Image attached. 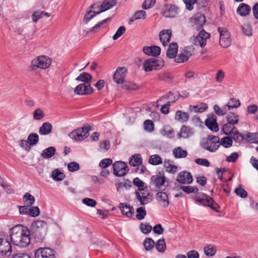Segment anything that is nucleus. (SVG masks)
<instances>
[{
	"mask_svg": "<svg viewBox=\"0 0 258 258\" xmlns=\"http://www.w3.org/2000/svg\"><path fill=\"white\" fill-rule=\"evenodd\" d=\"M210 37V34L202 29L197 35L193 36L191 39L192 43L196 45L204 47L206 45L207 40Z\"/></svg>",
	"mask_w": 258,
	"mask_h": 258,
	"instance_id": "obj_11",
	"label": "nucleus"
},
{
	"mask_svg": "<svg viewBox=\"0 0 258 258\" xmlns=\"http://www.w3.org/2000/svg\"><path fill=\"white\" fill-rule=\"evenodd\" d=\"M93 91L94 90L90 84H79L74 90L75 94L81 95L91 94Z\"/></svg>",
	"mask_w": 258,
	"mask_h": 258,
	"instance_id": "obj_15",
	"label": "nucleus"
},
{
	"mask_svg": "<svg viewBox=\"0 0 258 258\" xmlns=\"http://www.w3.org/2000/svg\"><path fill=\"white\" fill-rule=\"evenodd\" d=\"M173 154L176 158H185L187 155V152L180 147L175 148L173 150Z\"/></svg>",
	"mask_w": 258,
	"mask_h": 258,
	"instance_id": "obj_42",
	"label": "nucleus"
},
{
	"mask_svg": "<svg viewBox=\"0 0 258 258\" xmlns=\"http://www.w3.org/2000/svg\"><path fill=\"white\" fill-rule=\"evenodd\" d=\"M231 137H232L233 139L236 141L239 142L240 141H242L243 140V137L242 134L239 133L236 129H235L233 132H232L231 134Z\"/></svg>",
	"mask_w": 258,
	"mask_h": 258,
	"instance_id": "obj_58",
	"label": "nucleus"
},
{
	"mask_svg": "<svg viewBox=\"0 0 258 258\" xmlns=\"http://www.w3.org/2000/svg\"><path fill=\"white\" fill-rule=\"evenodd\" d=\"M116 187L117 191H119L120 189L123 188L127 189L131 187V183L128 180L120 182L116 184Z\"/></svg>",
	"mask_w": 258,
	"mask_h": 258,
	"instance_id": "obj_55",
	"label": "nucleus"
},
{
	"mask_svg": "<svg viewBox=\"0 0 258 258\" xmlns=\"http://www.w3.org/2000/svg\"><path fill=\"white\" fill-rule=\"evenodd\" d=\"M225 77V72L224 71H223L222 70H220L218 71L216 73L215 80H216V82H217L218 83H221L223 82Z\"/></svg>",
	"mask_w": 258,
	"mask_h": 258,
	"instance_id": "obj_62",
	"label": "nucleus"
},
{
	"mask_svg": "<svg viewBox=\"0 0 258 258\" xmlns=\"http://www.w3.org/2000/svg\"><path fill=\"white\" fill-rule=\"evenodd\" d=\"M240 105V102L239 99L236 98H231L227 104L225 105V107L227 109L230 110L234 108H238Z\"/></svg>",
	"mask_w": 258,
	"mask_h": 258,
	"instance_id": "obj_38",
	"label": "nucleus"
},
{
	"mask_svg": "<svg viewBox=\"0 0 258 258\" xmlns=\"http://www.w3.org/2000/svg\"><path fill=\"white\" fill-rule=\"evenodd\" d=\"M193 48L190 47H185L180 50L178 54L175 57L174 60L178 63L186 62L193 54Z\"/></svg>",
	"mask_w": 258,
	"mask_h": 258,
	"instance_id": "obj_9",
	"label": "nucleus"
},
{
	"mask_svg": "<svg viewBox=\"0 0 258 258\" xmlns=\"http://www.w3.org/2000/svg\"><path fill=\"white\" fill-rule=\"evenodd\" d=\"M126 72L127 69L125 67L118 68L114 74V81L117 84L122 83L124 81Z\"/></svg>",
	"mask_w": 258,
	"mask_h": 258,
	"instance_id": "obj_18",
	"label": "nucleus"
},
{
	"mask_svg": "<svg viewBox=\"0 0 258 258\" xmlns=\"http://www.w3.org/2000/svg\"><path fill=\"white\" fill-rule=\"evenodd\" d=\"M156 248L160 252H163L166 249V244L164 239H160L158 240L155 245Z\"/></svg>",
	"mask_w": 258,
	"mask_h": 258,
	"instance_id": "obj_51",
	"label": "nucleus"
},
{
	"mask_svg": "<svg viewBox=\"0 0 258 258\" xmlns=\"http://www.w3.org/2000/svg\"><path fill=\"white\" fill-rule=\"evenodd\" d=\"M136 218L138 220L143 219L146 215V212L144 207H141L138 208L136 210Z\"/></svg>",
	"mask_w": 258,
	"mask_h": 258,
	"instance_id": "obj_57",
	"label": "nucleus"
},
{
	"mask_svg": "<svg viewBox=\"0 0 258 258\" xmlns=\"http://www.w3.org/2000/svg\"><path fill=\"white\" fill-rule=\"evenodd\" d=\"M35 239L38 242L44 239L47 231V224L43 220H36L32 224Z\"/></svg>",
	"mask_w": 258,
	"mask_h": 258,
	"instance_id": "obj_4",
	"label": "nucleus"
},
{
	"mask_svg": "<svg viewBox=\"0 0 258 258\" xmlns=\"http://www.w3.org/2000/svg\"><path fill=\"white\" fill-rule=\"evenodd\" d=\"M179 9L175 5H170L164 12V16H175L178 14Z\"/></svg>",
	"mask_w": 258,
	"mask_h": 258,
	"instance_id": "obj_32",
	"label": "nucleus"
},
{
	"mask_svg": "<svg viewBox=\"0 0 258 258\" xmlns=\"http://www.w3.org/2000/svg\"><path fill=\"white\" fill-rule=\"evenodd\" d=\"M39 141V136L36 133H32L30 134L27 139L28 143L30 145L34 146L36 145Z\"/></svg>",
	"mask_w": 258,
	"mask_h": 258,
	"instance_id": "obj_48",
	"label": "nucleus"
},
{
	"mask_svg": "<svg viewBox=\"0 0 258 258\" xmlns=\"http://www.w3.org/2000/svg\"><path fill=\"white\" fill-rule=\"evenodd\" d=\"M205 124L209 129L213 132H216L219 130L218 124L217 122V117L214 114L208 117L205 121Z\"/></svg>",
	"mask_w": 258,
	"mask_h": 258,
	"instance_id": "obj_16",
	"label": "nucleus"
},
{
	"mask_svg": "<svg viewBox=\"0 0 258 258\" xmlns=\"http://www.w3.org/2000/svg\"><path fill=\"white\" fill-rule=\"evenodd\" d=\"M92 78V77L90 74L83 72L80 74L76 80L78 81L84 82V84L88 85L90 84V82H91Z\"/></svg>",
	"mask_w": 258,
	"mask_h": 258,
	"instance_id": "obj_34",
	"label": "nucleus"
},
{
	"mask_svg": "<svg viewBox=\"0 0 258 258\" xmlns=\"http://www.w3.org/2000/svg\"><path fill=\"white\" fill-rule=\"evenodd\" d=\"M151 184L157 190H164L168 186L166 181V177L163 173L159 172L157 174L151 177Z\"/></svg>",
	"mask_w": 258,
	"mask_h": 258,
	"instance_id": "obj_6",
	"label": "nucleus"
},
{
	"mask_svg": "<svg viewBox=\"0 0 258 258\" xmlns=\"http://www.w3.org/2000/svg\"><path fill=\"white\" fill-rule=\"evenodd\" d=\"M190 21L194 24L196 29L199 30L205 24L206 17H192Z\"/></svg>",
	"mask_w": 258,
	"mask_h": 258,
	"instance_id": "obj_33",
	"label": "nucleus"
},
{
	"mask_svg": "<svg viewBox=\"0 0 258 258\" xmlns=\"http://www.w3.org/2000/svg\"><path fill=\"white\" fill-rule=\"evenodd\" d=\"M158 79L161 81L170 82L173 79L172 74L168 72H160L157 75Z\"/></svg>",
	"mask_w": 258,
	"mask_h": 258,
	"instance_id": "obj_29",
	"label": "nucleus"
},
{
	"mask_svg": "<svg viewBox=\"0 0 258 258\" xmlns=\"http://www.w3.org/2000/svg\"><path fill=\"white\" fill-rule=\"evenodd\" d=\"M149 163L153 165H158L162 163L161 157L158 154L151 155L149 159Z\"/></svg>",
	"mask_w": 258,
	"mask_h": 258,
	"instance_id": "obj_39",
	"label": "nucleus"
},
{
	"mask_svg": "<svg viewBox=\"0 0 258 258\" xmlns=\"http://www.w3.org/2000/svg\"><path fill=\"white\" fill-rule=\"evenodd\" d=\"M52 177L55 180H61L64 177V174L60 172L59 170H54L52 173Z\"/></svg>",
	"mask_w": 258,
	"mask_h": 258,
	"instance_id": "obj_53",
	"label": "nucleus"
},
{
	"mask_svg": "<svg viewBox=\"0 0 258 258\" xmlns=\"http://www.w3.org/2000/svg\"><path fill=\"white\" fill-rule=\"evenodd\" d=\"M10 233L11 241L16 246L23 248L29 245L31 236L27 227L17 225L10 229Z\"/></svg>",
	"mask_w": 258,
	"mask_h": 258,
	"instance_id": "obj_1",
	"label": "nucleus"
},
{
	"mask_svg": "<svg viewBox=\"0 0 258 258\" xmlns=\"http://www.w3.org/2000/svg\"><path fill=\"white\" fill-rule=\"evenodd\" d=\"M142 163V159L140 154H137L132 156L130 160V164L133 166L140 165Z\"/></svg>",
	"mask_w": 258,
	"mask_h": 258,
	"instance_id": "obj_40",
	"label": "nucleus"
},
{
	"mask_svg": "<svg viewBox=\"0 0 258 258\" xmlns=\"http://www.w3.org/2000/svg\"><path fill=\"white\" fill-rule=\"evenodd\" d=\"M144 245L146 250H149L154 247L155 242L151 238H147L144 242Z\"/></svg>",
	"mask_w": 258,
	"mask_h": 258,
	"instance_id": "obj_56",
	"label": "nucleus"
},
{
	"mask_svg": "<svg viewBox=\"0 0 258 258\" xmlns=\"http://www.w3.org/2000/svg\"><path fill=\"white\" fill-rule=\"evenodd\" d=\"M178 45L176 42L171 43L166 51V55L170 58H174L177 55Z\"/></svg>",
	"mask_w": 258,
	"mask_h": 258,
	"instance_id": "obj_23",
	"label": "nucleus"
},
{
	"mask_svg": "<svg viewBox=\"0 0 258 258\" xmlns=\"http://www.w3.org/2000/svg\"><path fill=\"white\" fill-rule=\"evenodd\" d=\"M55 152V149L53 147H50L42 151L41 156L44 158H49L54 154Z\"/></svg>",
	"mask_w": 258,
	"mask_h": 258,
	"instance_id": "obj_43",
	"label": "nucleus"
},
{
	"mask_svg": "<svg viewBox=\"0 0 258 258\" xmlns=\"http://www.w3.org/2000/svg\"><path fill=\"white\" fill-rule=\"evenodd\" d=\"M192 180L191 174L186 171L180 172L177 177V181L181 183H190Z\"/></svg>",
	"mask_w": 258,
	"mask_h": 258,
	"instance_id": "obj_20",
	"label": "nucleus"
},
{
	"mask_svg": "<svg viewBox=\"0 0 258 258\" xmlns=\"http://www.w3.org/2000/svg\"><path fill=\"white\" fill-rule=\"evenodd\" d=\"M90 126L89 125H85L81 128H78L71 132L69 137L76 141H82L86 139L89 135Z\"/></svg>",
	"mask_w": 258,
	"mask_h": 258,
	"instance_id": "obj_8",
	"label": "nucleus"
},
{
	"mask_svg": "<svg viewBox=\"0 0 258 258\" xmlns=\"http://www.w3.org/2000/svg\"><path fill=\"white\" fill-rule=\"evenodd\" d=\"M155 70L161 69L164 65V61L161 58H151Z\"/></svg>",
	"mask_w": 258,
	"mask_h": 258,
	"instance_id": "obj_52",
	"label": "nucleus"
},
{
	"mask_svg": "<svg viewBox=\"0 0 258 258\" xmlns=\"http://www.w3.org/2000/svg\"><path fill=\"white\" fill-rule=\"evenodd\" d=\"M208 108L206 103H201L194 106H190L191 110H194L196 112H203Z\"/></svg>",
	"mask_w": 258,
	"mask_h": 258,
	"instance_id": "obj_47",
	"label": "nucleus"
},
{
	"mask_svg": "<svg viewBox=\"0 0 258 258\" xmlns=\"http://www.w3.org/2000/svg\"><path fill=\"white\" fill-rule=\"evenodd\" d=\"M12 248L10 242L1 238V258H12Z\"/></svg>",
	"mask_w": 258,
	"mask_h": 258,
	"instance_id": "obj_13",
	"label": "nucleus"
},
{
	"mask_svg": "<svg viewBox=\"0 0 258 258\" xmlns=\"http://www.w3.org/2000/svg\"><path fill=\"white\" fill-rule=\"evenodd\" d=\"M196 203L205 206H208L212 209L216 210L218 205L211 197L202 192L197 193L195 197Z\"/></svg>",
	"mask_w": 258,
	"mask_h": 258,
	"instance_id": "obj_7",
	"label": "nucleus"
},
{
	"mask_svg": "<svg viewBox=\"0 0 258 258\" xmlns=\"http://www.w3.org/2000/svg\"><path fill=\"white\" fill-rule=\"evenodd\" d=\"M122 84V88L126 90L135 91L140 89L138 84L132 81H124Z\"/></svg>",
	"mask_w": 258,
	"mask_h": 258,
	"instance_id": "obj_26",
	"label": "nucleus"
},
{
	"mask_svg": "<svg viewBox=\"0 0 258 258\" xmlns=\"http://www.w3.org/2000/svg\"><path fill=\"white\" fill-rule=\"evenodd\" d=\"M182 189L187 194L197 193L199 191V189L197 187L189 185L182 186Z\"/></svg>",
	"mask_w": 258,
	"mask_h": 258,
	"instance_id": "obj_60",
	"label": "nucleus"
},
{
	"mask_svg": "<svg viewBox=\"0 0 258 258\" xmlns=\"http://www.w3.org/2000/svg\"><path fill=\"white\" fill-rule=\"evenodd\" d=\"M214 109L215 113L218 115H223L227 112V108L225 107V105L222 108H220L218 105H215L214 106Z\"/></svg>",
	"mask_w": 258,
	"mask_h": 258,
	"instance_id": "obj_61",
	"label": "nucleus"
},
{
	"mask_svg": "<svg viewBox=\"0 0 258 258\" xmlns=\"http://www.w3.org/2000/svg\"><path fill=\"white\" fill-rule=\"evenodd\" d=\"M250 10V7L248 5L241 3L238 7L237 12L241 16H246L249 14Z\"/></svg>",
	"mask_w": 258,
	"mask_h": 258,
	"instance_id": "obj_27",
	"label": "nucleus"
},
{
	"mask_svg": "<svg viewBox=\"0 0 258 258\" xmlns=\"http://www.w3.org/2000/svg\"><path fill=\"white\" fill-rule=\"evenodd\" d=\"M52 125L48 122H45L42 124L39 128V133L41 135H47L50 134L52 130Z\"/></svg>",
	"mask_w": 258,
	"mask_h": 258,
	"instance_id": "obj_28",
	"label": "nucleus"
},
{
	"mask_svg": "<svg viewBox=\"0 0 258 258\" xmlns=\"http://www.w3.org/2000/svg\"><path fill=\"white\" fill-rule=\"evenodd\" d=\"M204 251L207 256H212L216 253L217 248L216 246L213 244H207L204 247Z\"/></svg>",
	"mask_w": 258,
	"mask_h": 258,
	"instance_id": "obj_36",
	"label": "nucleus"
},
{
	"mask_svg": "<svg viewBox=\"0 0 258 258\" xmlns=\"http://www.w3.org/2000/svg\"><path fill=\"white\" fill-rule=\"evenodd\" d=\"M45 116V114L43 110L40 108H38L35 109L33 113V117L35 120H41Z\"/></svg>",
	"mask_w": 258,
	"mask_h": 258,
	"instance_id": "obj_46",
	"label": "nucleus"
},
{
	"mask_svg": "<svg viewBox=\"0 0 258 258\" xmlns=\"http://www.w3.org/2000/svg\"><path fill=\"white\" fill-rule=\"evenodd\" d=\"M51 64V59L46 55H40L33 59L30 65L31 71H35L38 69H46Z\"/></svg>",
	"mask_w": 258,
	"mask_h": 258,
	"instance_id": "obj_5",
	"label": "nucleus"
},
{
	"mask_svg": "<svg viewBox=\"0 0 258 258\" xmlns=\"http://www.w3.org/2000/svg\"><path fill=\"white\" fill-rule=\"evenodd\" d=\"M156 198L160 205L163 207L168 206L169 202L168 196L165 192H158L156 195Z\"/></svg>",
	"mask_w": 258,
	"mask_h": 258,
	"instance_id": "obj_22",
	"label": "nucleus"
},
{
	"mask_svg": "<svg viewBox=\"0 0 258 258\" xmlns=\"http://www.w3.org/2000/svg\"><path fill=\"white\" fill-rule=\"evenodd\" d=\"M200 145L206 150L215 152L220 147V138L218 136L209 135L201 140Z\"/></svg>",
	"mask_w": 258,
	"mask_h": 258,
	"instance_id": "obj_3",
	"label": "nucleus"
},
{
	"mask_svg": "<svg viewBox=\"0 0 258 258\" xmlns=\"http://www.w3.org/2000/svg\"><path fill=\"white\" fill-rule=\"evenodd\" d=\"M144 127L146 131L152 132L154 130V123L151 120H146L144 122Z\"/></svg>",
	"mask_w": 258,
	"mask_h": 258,
	"instance_id": "obj_59",
	"label": "nucleus"
},
{
	"mask_svg": "<svg viewBox=\"0 0 258 258\" xmlns=\"http://www.w3.org/2000/svg\"><path fill=\"white\" fill-rule=\"evenodd\" d=\"M35 258H55L54 251L49 248H39L35 251Z\"/></svg>",
	"mask_w": 258,
	"mask_h": 258,
	"instance_id": "obj_14",
	"label": "nucleus"
},
{
	"mask_svg": "<svg viewBox=\"0 0 258 258\" xmlns=\"http://www.w3.org/2000/svg\"><path fill=\"white\" fill-rule=\"evenodd\" d=\"M161 133L163 136L169 138H172L174 135L173 129L169 125H164L161 130Z\"/></svg>",
	"mask_w": 258,
	"mask_h": 258,
	"instance_id": "obj_35",
	"label": "nucleus"
},
{
	"mask_svg": "<svg viewBox=\"0 0 258 258\" xmlns=\"http://www.w3.org/2000/svg\"><path fill=\"white\" fill-rule=\"evenodd\" d=\"M172 32L170 30H163L159 33V39L162 45L165 46L170 42Z\"/></svg>",
	"mask_w": 258,
	"mask_h": 258,
	"instance_id": "obj_19",
	"label": "nucleus"
},
{
	"mask_svg": "<svg viewBox=\"0 0 258 258\" xmlns=\"http://www.w3.org/2000/svg\"><path fill=\"white\" fill-rule=\"evenodd\" d=\"M235 129L234 124H231L228 122L224 124L222 127L224 133L227 135H230Z\"/></svg>",
	"mask_w": 258,
	"mask_h": 258,
	"instance_id": "obj_44",
	"label": "nucleus"
},
{
	"mask_svg": "<svg viewBox=\"0 0 258 258\" xmlns=\"http://www.w3.org/2000/svg\"><path fill=\"white\" fill-rule=\"evenodd\" d=\"M110 18H106V19L98 22L93 27H92L90 31L87 32V34L89 33H95L98 32L100 29L104 28L106 25L110 21Z\"/></svg>",
	"mask_w": 258,
	"mask_h": 258,
	"instance_id": "obj_24",
	"label": "nucleus"
},
{
	"mask_svg": "<svg viewBox=\"0 0 258 258\" xmlns=\"http://www.w3.org/2000/svg\"><path fill=\"white\" fill-rule=\"evenodd\" d=\"M116 3V0H104L103 2L101 3L104 11L110 9L115 6Z\"/></svg>",
	"mask_w": 258,
	"mask_h": 258,
	"instance_id": "obj_45",
	"label": "nucleus"
},
{
	"mask_svg": "<svg viewBox=\"0 0 258 258\" xmlns=\"http://www.w3.org/2000/svg\"><path fill=\"white\" fill-rule=\"evenodd\" d=\"M233 141L228 137H226L220 140V146L221 145L225 148H228L232 146Z\"/></svg>",
	"mask_w": 258,
	"mask_h": 258,
	"instance_id": "obj_49",
	"label": "nucleus"
},
{
	"mask_svg": "<svg viewBox=\"0 0 258 258\" xmlns=\"http://www.w3.org/2000/svg\"><path fill=\"white\" fill-rule=\"evenodd\" d=\"M113 173L117 176L125 175L128 171V168L125 162L116 161L113 164Z\"/></svg>",
	"mask_w": 258,
	"mask_h": 258,
	"instance_id": "obj_12",
	"label": "nucleus"
},
{
	"mask_svg": "<svg viewBox=\"0 0 258 258\" xmlns=\"http://www.w3.org/2000/svg\"><path fill=\"white\" fill-rule=\"evenodd\" d=\"M152 59L151 58L147 59L145 61L143 66L144 70L146 72H150L155 70L153 64H152Z\"/></svg>",
	"mask_w": 258,
	"mask_h": 258,
	"instance_id": "obj_54",
	"label": "nucleus"
},
{
	"mask_svg": "<svg viewBox=\"0 0 258 258\" xmlns=\"http://www.w3.org/2000/svg\"><path fill=\"white\" fill-rule=\"evenodd\" d=\"M227 121L231 124H237L239 121V115L234 112H230L226 116Z\"/></svg>",
	"mask_w": 258,
	"mask_h": 258,
	"instance_id": "obj_41",
	"label": "nucleus"
},
{
	"mask_svg": "<svg viewBox=\"0 0 258 258\" xmlns=\"http://www.w3.org/2000/svg\"><path fill=\"white\" fill-rule=\"evenodd\" d=\"M218 31L220 33V45L224 48L229 47L231 44L230 33L225 28L218 27Z\"/></svg>",
	"mask_w": 258,
	"mask_h": 258,
	"instance_id": "obj_10",
	"label": "nucleus"
},
{
	"mask_svg": "<svg viewBox=\"0 0 258 258\" xmlns=\"http://www.w3.org/2000/svg\"><path fill=\"white\" fill-rule=\"evenodd\" d=\"M194 133V130L188 126L183 125L180 130V133L178 134V138H187L191 136Z\"/></svg>",
	"mask_w": 258,
	"mask_h": 258,
	"instance_id": "obj_25",
	"label": "nucleus"
},
{
	"mask_svg": "<svg viewBox=\"0 0 258 258\" xmlns=\"http://www.w3.org/2000/svg\"><path fill=\"white\" fill-rule=\"evenodd\" d=\"M133 184L138 187L136 192V196L141 205H145L151 201L150 194L145 191V183L139 178L136 177L133 180Z\"/></svg>",
	"mask_w": 258,
	"mask_h": 258,
	"instance_id": "obj_2",
	"label": "nucleus"
},
{
	"mask_svg": "<svg viewBox=\"0 0 258 258\" xmlns=\"http://www.w3.org/2000/svg\"><path fill=\"white\" fill-rule=\"evenodd\" d=\"M112 163V160L111 159L105 158L100 161L99 166L102 168H106L107 167L110 165Z\"/></svg>",
	"mask_w": 258,
	"mask_h": 258,
	"instance_id": "obj_64",
	"label": "nucleus"
},
{
	"mask_svg": "<svg viewBox=\"0 0 258 258\" xmlns=\"http://www.w3.org/2000/svg\"><path fill=\"white\" fill-rule=\"evenodd\" d=\"M189 118V115L187 112H184L180 110L176 112L175 119V120L181 122H186Z\"/></svg>",
	"mask_w": 258,
	"mask_h": 258,
	"instance_id": "obj_31",
	"label": "nucleus"
},
{
	"mask_svg": "<svg viewBox=\"0 0 258 258\" xmlns=\"http://www.w3.org/2000/svg\"><path fill=\"white\" fill-rule=\"evenodd\" d=\"M24 204L28 207H31L35 201L34 197L28 192H26L23 198Z\"/></svg>",
	"mask_w": 258,
	"mask_h": 258,
	"instance_id": "obj_37",
	"label": "nucleus"
},
{
	"mask_svg": "<svg viewBox=\"0 0 258 258\" xmlns=\"http://www.w3.org/2000/svg\"><path fill=\"white\" fill-rule=\"evenodd\" d=\"M243 33L247 36H250L252 34V29L248 23L243 24L241 26Z\"/></svg>",
	"mask_w": 258,
	"mask_h": 258,
	"instance_id": "obj_50",
	"label": "nucleus"
},
{
	"mask_svg": "<svg viewBox=\"0 0 258 258\" xmlns=\"http://www.w3.org/2000/svg\"><path fill=\"white\" fill-rule=\"evenodd\" d=\"M140 229L141 231L145 234H148L151 232L152 229V227L148 223H142L140 225Z\"/></svg>",
	"mask_w": 258,
	"mask_h": 258,
	"instance_id": "obj_63",
	"label": "nucleus"
},
{
	"mask_svg": "<svg viewBox=\"0 0 258 258\" xmlns=\"http://www.w3.org/2000/svg\"><path fill=\"white\" fill-rule=\"evenodd\" d=\"M119 208L122 214L127 218H131L134 214V209L126 204L120 203Z\"/></svg>",
	"mask_w": 258,
	"mask_h": 258,
	"instance_id": "obj_21",
	"label": "nucleus"
},
{
	"mask_svg": "<svg viewBox=\"0 0 258 258\" xmlns=\"http://www.w3.org/2000/svg\"><path fill=\"white\" fill-rule=\"evenodd\" d=\"M164 167L166 171L171 173H175L177 171V166L172 164V162L169 160H165L164 162Z\"/></svg>",
	"mask_w": 258,
	"mask_h": 258,
	"instance_id": "obj_30",
	"label": "nucleus"
},
{
	"mask_svg": "<svg viewBox=\"0 0 258 258\" xmlns=\"http://www.w3.org/2000/svg\"><path fill=\"white\" fill-rule=\"evenodd\" d=\"M104 12L101 2L96 3L89 8L85 16H95L100 13Z\"/></svg>",
	"mask_w": 258,
	"mask_h": 258,
	"instance_id": "obj_17",
	"label": "nucleus"
}]
</instances>
